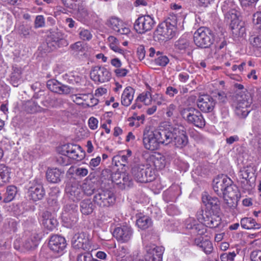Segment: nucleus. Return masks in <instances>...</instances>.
<instances>
[{"instance_id": "1", "label": "nucleus", "mask_w": 261, "mask_h": 261, "mask_svg": "<svg viewBox=\"0 0 261 261\" xmlns=\"http://www.w3.org/2000/svg\"><path fill=\"white\" fill-rule=\"evenodd\" d=\"M221 9L224 13L225 18L231 21L230 27L232 30L244 31L243 23L239 21L240 13L235 9V5L232 1H225L223 3Z\"/></svg>"}, {"instance_id": "2", "label": "nucleus", "mask_w": 261, "mask_h": 261, "mask_svg": "<svg viewBox=\"0 0 261 261\" xmlns=\"http://www.w3.org/2000/svg\"><path fill=\"white\" fill-rule=\"evenodd\" d=\"M180 114L182 118L190 124L199 128H203L205 126V121L201 112L194 107L182 108Z\"/></svg>"}, {"instance_id": "3", "label": "nucleus", "mask_w": 261, "mask_h": 261, "mask_svg": "<svg viewBox=\"0 0 261 261\" xmlns=\"http://www.w3.org/2000/svg\"><path fill=\"white\" fill-rule=\"evenodd\" d=\"M255 172V169L251 166H248L240 170L237 179L244 190L250 191L254 186Z\"/></svg>"}, {"instance_id": "4", "label": "nucleus", "mask_w": 261, "mask_h": 261, "mask_svg": "<svg viewBox=\"0 0 261 261\" xmlns=\"http://www.w3.org/2000/svg\"><path fill=\"white\" fill-rule=\"evenodd\" d=\"M214 40L213 32L206 27L199 28L194 34V41L196 46L201 48L209 47Z\"/></svg>"}, {"instance_id": "5", "label": "nucleus", "mask_w": 261, "mask_h": 261, "mask_svg": "<svg viewBox=\"0 0 261 261\" xmlns=\"http://www.w3.org/2000/svg\"><path fill=\"white\" fill-rule=\"evenodd\" d=\"M46 42L47 46L51 50L66 46L68 44L67 41L64 38V34L58 29H51L49 31Z\"/></svg>"}, {"instance_id": "6", "label": "nucleus", "mask_w": 261, "mask_h": 261, "mask_svg": "<svg viewBox=\"0 0 261 261\" xmlns=\"http://www.w3.org/2000/svg\"><path fill=\"white\" fill-rule=\"evenodd\" d=\"M132 174L137 182L146 183L154 179L151 169L142 164L135 165L132 169Z\"/></svg>"}, {"instance_id": "7", "label": "nucleus", "mask_w": 261, "mask_h": 261, "mask_svg": "<svg viewBox=\"0 0 261 261\" xmlns=\"http://www.w3.org/2000/svg\"><path fill=\"white\" fill-rule=\"evenodd\" d=\"M93 201L100 207H109L114 203L115 196L111 191L100 189L96 191Z\"/></svg>"}, {"instance_id": "8", "label": "nucleus", "mask_w": 261, "mask_h": 261, "mask_svg": "<svg viewBox=\"0 0 261 261\" xmlns=\"http://www.w3.org/2000/svg\"><path fill=\"white\" fill-rule=\"evenodd\" d=\"M155 22L149 15L139 17L135 21L134 29L139 34H144L150 31L154 27Z\"/></svg>"}, {"instance_id": "9", "label": "nucleus", "mask_w": 261, "mask_h": 261, "mask_svg": "<svg viewBox=\"0 0 261 261\" xmlns=\"http://www.w3.org/2000/svg\"><path fill=\"white\" fill-rule=\"evenodd\" d=\"M155 129L150 127H146L143 131V144L144 148L147 150L154 151L159 148V142Z\"/></svg>"}, {"instance_id": "10", "label": "nucleus", "mask_w": 261, "mask_h": 261, "mask_svg": "<svg viewBox=\"0 0 261 261\" xmlns=\"http://www.w3.org/2000/svg\"><path fill=\"white\" fill-rule=\"evenodd\" d=\"M173 28V25L166 22L159 24L154 32V39L160 42L172 38L174 32Z\"/></svg>"}, {"instance_id": "11", "label": "nucleus", "mask_w": 261, "mask_h": 261, "mask_svg": "<svg viewBox=\"0 0 261 261\" xmlns=\"http://www.w3.org/2000/svg\"><path fill=\"white\" fill-rule=\"evenodd\" d=\"M222 197H223L227 206L231 208L237 206L238 201L240 198V195L238 188L231 184L230 185H226L224 194Z\"/></svg>"}, {"instance_id": "12", "label": "nucleus", "mask_w": 261, "mask_h": 261, "mask_svg": "<svg viewBox=\"0 0 261 261\" xmlns=\"http://www.w3.org/2000/svg\"><path fill=\"white\" fill-rule=\"evenodd\" d=\"M90 76L95 83H102L110 81L111 74L105 67L95 66L92 68Z\"/></svg>"}, {"instance_id": "13", "label": "nucleus", "mask_w": 261, "mask_h": 261, "mask_svg": "<svg viewBox=\"0 0 261 261\" xmlns=\"http://www.w3.org/2000/svg\"><path fill=\"white\" fill-rule=\"evenodd\" d=\"M133 233L132 227L128 225L116 227L113 231V236L121 243H126L131 239Z\"/></svg>"}, {"instance_id": "14", "label": "nucleus", "mask_w": 261, "mask_h": 261, "mask_svg": "<svg viewBox=\"0 0 261 261\" xmlns=\"http://www.w3.org/2000/svg\"><path fill=\"white\" fill-rule=\"evenodd\" d=\"M251 102L247 99L246 96H238L237 104L235 109L236 114L240 118H246L251 111Z\"/></svg>"}, {"instance_id": "15", "label": "nucleus", "mask_w": 261, "mask_h": 261, "mask_svg": "<svg viewBox=\"0 0 261 261\" xmlns=\"http://www.w3.org/2000/svg\"><path fill=\"white\" fill-rule=\"evenodd\" d=\"M146 258L148 261H162L164 248L154 244L147 245L145 247Z\"/></svg>"}, {"instance_id": "16", "label": "nucleus", "mask_w": 261, "mask_h": 261, "mask_svg": "<svg viewBox=\"0 0 261 261\" xmlns=\"http://www.w3.org/2000/svg\"><path fill=\"white\" fill-rule=\"evenodd\" d=\"M202 212L200 215H202V219L207 227L210 228L217 227L221 223V218L220 216V212L217 213L210 212V211H205L203 212L201 211L200 213Z\"/></svg>"}, {"instance_id": "17", "label": "nucleus", "mask_w": 261, "mask_h": 261, "mask_svg": "<svg viewBox=\"0 0 261 261\" xmlns=\"http://www.w3.org/2000/svg\"><path fill=\"white\" fill-rule=\"evenodd\" d=\"M196 103L198 108L203 113H211L215 107L216 102L211 96L202 95L199 96Z\"/></svg>"}, {"instance_id": "18", "label": "nucleus", "mask_w": 261, "mask_h": 261, "mask_svg": "<svg viewBox=\"0 0 261 261\" xmlns=\"http://www.w3.org/2000/svg\"><path fill=\"white\" fill-rule=\"evenodd\" d=\"M73 248L76 249L89 250L90 245L87 234L82 232L75 233L71 241Z\"/></svg>"}, {"instance_id": "19", "label": "nucleus", "mask_w": 261, "mask_h": 261, "mask_svg": "<svg viewBox=\"0 0 261 261\" xmlns=\"http://www.w3.org/2000/svg\"><path fill=\"white\" fill-rule=\"evenodd\" d=\"M48 245L53 252L62 254L66 246V242L64 237L54 235L51 237Z\"/></svg>"}, {"instance_id": "20", "label": "nucleus", "mask_w": 261, "mask_h": 261, "mask_svg": "<svg viewBox=\"0 0 261 261\" xmlns=\"http://www.w3.org/2000/svg\"><path fill=\"white\" fill-rule=\"evenodd\" d=\"M173 136L172 142L176 147L181 148L187 144L188 137L186 132L182 128L174 127Z\"/></svg>"}, {"instance_id": "21", "label": "nucleus", "mask_w": 261, "mask_h": 261, "mask_svg": "<svg viewBox=\"0 0 261 261\" xmlns=\"http://www.w3.org/2000/svg\"><path fill=\"white\" fill-rule=\"evenodd\" d=\"M232 180L227 176H222L213 181V189L215 192L220 197L224 194L226 185L232 184Z\"/></svg>"}, {"instance_id": "22", "label": "nucleus", "mask_w": 261, "mask_h": 261, "mask_svg": "<svg viewBox=\"0 0 261 261\" xmlns=\"http://www.w3.org/2000/svg\"><path fill=\"white\" fill-rule=\"evenodd\" d=\"M202 200L206 206L205 211L215 213L220 212V202L218 198L212 197L205 193L202 195Z\"/></svg>"}, {"instance_id": "23", "label": "nucleus", "mask_w": 261, "mask_h": 261, "mask_svg": "<svg viewBox=\"0 0 261 261\" xmlns=\"http://www.w3.org/2000/svg\"><path fill=\"white\" fill-rule=\"evenodd\" d=\"M173 128L174 127L154 129L160 145H167L172 142Z\"/></svg>"}, {"instance_id": "24", "label": "nucleus", "mask_w": 261, "mask_h": 261, "mask_svg": "<svg viewBox=\"0 0 261 261\" xmlns=\"http://www.w3.org/2000/svg\"><path fill=\"white\" fill-rule=\"evenodd\" d=\"M47 87L51 91L60 94H68L71 92V88L55 79H51L47 82Z\"/></svg>"}, {"instance_id": "25", "label": "nucleus", "mask_w": 261, "mask_h": 261, "mask_svg": "<svg viewBox=\"0 0 261 261\" xmlns=\"http://www.w3.org/2000/svg\"><path fill=\"white\" fill-rule=\"evenodd\" d=\"M65 190L69 199L73 201H78L83 198V193L81 187L75 182L69 184Z\"/></svg>"}, {"instance_id": "26", "label": "nucleus", "mask_w": 261, "mask_h": 261, "mask_svg": "<svg viewBox=\"0 0 261 261\" xmlns=\"http://www.w3.org/2000/svg\"><path fill=\"white\" fill-rule=\"evenodd\" d=\"M64 217L71 221V224H74L77 221L78 208L75 203H68L64 206Z\"/></svg>"}, {"instance_id": "27", "label": "nucleus", "mask_w": 261, "mask_h": 261, "mask_svg": "<svg viewBox=\"0 0 261 261\" xmlns=\"http://www.w3.org/2000/svg\"><path fill=\"white\" fill-rule=\"evenodd\" d=\"M45 192L42 184L35 183L28 190V196L34 201L41 200L45 196Z\"/></svg>"}, {"instance_id": "28", "label": "nucleus", "mask_w": 261, "mask_h": 261, "mask_svg": "<svg viewBox=\"0 0 261 261\" xmlns=\"http://www.w3.org/2000/svg\"><path fill=\"white\" fill-rule=\"evenodd\" d=\"M107 25L120 34H127L129 32L128 28L123 25V22L118 18L112 17L108 20Z\"/></svg>"}, {"instance_id": "29", "label": "nucleus", "mask_w": 261, "mask_h": 261, "mask_svg": "<svg viewBox=\"0 0 261 261\" xmlns=\"http://www.w3.org/2000/svg\"><path fill=\"white\" fill-rule=\"evenodd\" d=\"M185 226L187 229H192L193 232L198 236H202L206 231L205 227L201 223H199L193 218L190 217L185 221Z\"/></svg>"}, {"instance_id": "30", "label": "nucleus", "mask_w": 261, "mask_h": 261, "mask_svg": "<svg viewBox=\"0 0 261 261\" xmlns=\"http://www.w3.org/2000/svg\"><path fill=\"white\" fill-rule=\"evenodd\" d=\"M175 47L181 53L190 55L193 49L191 42L185 37H180L175 42Z\"/></svg>"}, {"instance_id": "31", "label": "nucleus", "mask_w": 261, "mask_h": 261, "mask_svg": "<svg viewBox=\"0 0 261 261\" xmlns=\"http://www.w3.org/2000/svg\"><path fill=\"white\" fill-rule=\"evenodd\" d=\"M135 92V89L130 86H127L124 89L121 98V102L123 106L128 107L131 104Z\"/></svg>"}, {"instance_id": "32", "label": "nucleus", "mask_w": 261, "mask_h": 261, "mask_svg": "<svg viewBox=\"0 0 261 261\" xmlns=\"http://www.w3.org/2000/svg\"><path fill=\"white\" fill-rule=\"evenodd\" d=\"M63 172L57 168L48 169L46 173V177L48 181L51 183H58L63 176Z\"/></svg>"}, {"instance_id": "33", "label": "nucleus", "mask_w": 261, "mask_h": 261, "mask_svg": "<svg viewBox=\"0 0 261 261\" xmlns=\"http://www.w3.org/2000/svg\"><path fill=\"white\" fill-rule=\"evenodd\" d=\"M22 70L20 67L13 66L10 75V81L14 87H17L21 83Z\"/></svg>"}, {"instance_id": "34", "label": "nucleus", "mask_w": 261, "mask_h": 261, "mask_svg": "<svg viewBox=\"0 0 261 261\" xmlns=\"http://www.w3.org/2000/svg\"><path fill=\"white\" fill-rule=\"evenodd\" d=\"M42 218V224L45 228L49 230H52L56 228L58 224L57 221L51 217L49 212H44Z\"/></svg>"}, {"instance_id": "35", "label": "nucleus", "mask_w": 261, "mask_h": 261, "mask_svg": "<svg viewBox=\"0 0 261 261\" xmlns=\"http://www.w3.org/2000/svg\"><path fill=\"white\" fill-rule=\"evenodd\" d=\"M41 103L47 108H57L61 105V100L56 98L54 94H48L45 97Z\"/></svg>"}, {"instance_id": "36", "label": "nucleus", "mask_w": 261, "mask_h": 261, "mask_svg": "<svg viewBox=\"0 0 261 261\" xmlns=\"http://www.w3.org/2000/svg\"><path fill=\"white\" fill-rule=\"evenodd\" d=\"M80 211L85 215L92 214L95 208V206L90 199L83 200L80 204Z\"/></svg>"}, {"instance_id": "37", "label": "nucleus", "mask_w": 261, "mask_h": 261, "mask_svg": "<svg viewBox=\"0 0 261 261\" xmlns=\"http://www.w3.org/2000/svg\"><path fill=\"white\" fill-rule=\"evenodd\" d=\"M241 226L246 229H258L261 228V224L257 223L251 217H245L241 220Z\"/></svg>"}, {"instance_id": "38", "label": "nucleus", "mask_w": 261, "mask_h": 261, "mask_svg": "<svg viewBox=\"0 0 261 261\" xmlns=\"http://www.w3.org/2000/svg\"><path fill=\"white\" fill-rule=\"evenodd\" d=\"M68 156L69 159L81 161L83 158V152L79 145L71 144Z\"/></svg>"}, {"instance_id": "39", "label": "nucleus", "mask_w": 261, "mask_h": 261, "mask_svg": "<svg viewBox=\"0 0 261 261\" xmlns=\"http://www.w3.org/2000/svg\"><path fill=\"white\" fill-rule=\"evenodd\" d=\"M136 224L140 228L146 229L151 226L152 221L148 216L144 215L137 219Z\"/></svg>"}, {"instance_id": "40", "label": "nucleus", "mask_w": 261, "mask_h": 261, "mask_svg": "<svg viewBox=\"0 0 261 261\" xmlns=\"http://www.w3.org/2000/svg\"><path fill=\"white\" fill-rule=\"evenodd\" d=\"M132 152L130 150L127 149L126 154H118L113 158V161L116 163L118 162L120 165L125 166L128 163V158L131 156Z\"/></svg>"}, {"instance_id": "41", "label": "nucleus", "mask_w": 261, "mask_h": 261, "mask_svg": "<svg viewBox=\"0 0 261 261\" xmlns=\"http://www.w3.org/2000/svg\"><path fill=\"white\" fill-rule=\"evenodd\" d=\"M65 80H67L70 84H80L82 81V77L79 73L71 72L64 75Z\"/></svg>"}, {"instance_id": "42", "label": "nucleus", "mask_w": 261, "mask_h": 261, "mask_svg": "<svg viewBox=\"0 0 261 261\" xmlns=\"http://www.w3.org/2000/svg\"><path fill=\"white\" fill-rule=\"evenodd\" d=\"M17 193L16 187L9 186L7 188L6 192L3 199L4 203H8L14 199Z\"/></svg>"}, {"instance_id": "43", "label": "nucleus", "mask_w": 261, "mask_h": 261, "mask_svg": "<svg viewBox=\"0 0 261 261\" xmlns=\"http://www.w3.org/2000/svg\"><path fill=\"white\" fill-rule=\"evenodd\" d=\"M10 169L4 164H0V177L6 184L9 182L10 179Z\"/></svg>"}, {"instance_id": "44", "label": "nucleus", "mask_w": 261, "mask_h": 261, "mask_svg": "<svg viewBox=\"0 0 261 261\" xmlns=\"http://www.w3.org/2000/svg\"><path fill=\"white\" fill-rule=\"evenodd\" d=\"M82 190L87 196H91L94 193L95 188L94 183L90 180L86 179L82 186Z\"/></svg>"}, {"instance_id": "45", "label": "nucleus", "mask_w": 261, "mask_h": 261, "mask_svg": "<svg viewBox=\"0 0 261 261\" xmlns=\"http://www.w3.org/2000/svg\"><path fill=\"white\" fill-rule=\"evenodd\" d=\"M42 109L36 102L34 101H28L25 105V111L30 113L41 112Z\"/></svg>"}, {"instance_id": "46", "label": "nucleus", "mask_w": 261, "mask_h": 261, "mask_svg": "<svg viewBox=\"0 0 261 261\" xmlns=\"http://www.w3.org/2000/svg\"><path fill=\"white\" fill-rule=\"evenodd\" d=\"M136 100L143 102L146 105H149L152 101V96L149 91H146L140 94Z\"/></svg>"}, {"instance_id": "47", "label": "nucleus", "mask_w": 261, "mask_h": 261, "mask_svg": "<svg viewBox=\"0 0 261 261\" xmlns=\"http://www.w3.org/2000/svg\"><path fill=\"white\" fill-rule=\"evenodd\" d=\"M16 30L18 34L26 38L30 35L31 27L28 25L21 24L17 27Z\"/></svg>"}, {"instance_id": "48", "label": "nucleus", "mask_w": 261, "mask_h": 261, "mask_svg": "<svg viewBox=\"0 0 261 261\" xmlns=\"http://www.w3.org/2000/svg\"><path fill=\"white\" fill-rule=\"evenodd\" d=\"M199 248L206 254L211 253L213 250V244L208 239L204 240Z\"/></svg>"}, {"instance_id": "49", "label": "nucleus", "mask_w": 261, "mask_h": 261, "mask_svg": "<svg viewBox=\"0 0 261 261\" xmlns=\"http://www.w3.org/2000/svg\"><path fill=\"white\" fill-rule=\"evenodd\" d=\"M79 35L80 39L83 41H89L92 37V35L90 31L85 29H80Z\"/></svg>"}, {"instance_id": "50", "label": "nucleus", "mask_w": 261, "mask_h": 261, "mask_svg": "<svg viewBox=\"0 0 261 261\" xmlns=\"http://www.w3.org/2000/svg\"><path fill=\"white\" fill-rule=\"evenodd\" d=\"M111 40H112L113 41V42H111L110 44V47L111 48V49H112L113 51H114L116 53H118L120 54L124 55L125 51H124V50L120 48L117 45L116 43L118 42V41L116 39V38H115L113 37H112Z\"/></svg>"}, {"instance_id": "51", "label": "nucleus", "mask_w": 261, "mask_h": 261, "mask_svg": "<svg viewBox=\"0 0 261 261\" xmlns=\"http://www.w3.org/2000/svg\"><path fill=\"white\" fill-rule=\"evenodd\" d=\"M169 60L165 55H161L155 59V63L156 65L165 67L169 63Z\"/></svg>"}, {"instance_id": "52", "label": "nucleus", "mask_w": 261, "mask_h": 261, "mask_svg": "<svg viewBox=\"0 0 261 261\" xmlns=\"http://www.w3.org/2000/svg\"><path fill=\"white\" fill-rule=\"evenodd\" d=\"M57 162L63 166H66L70 163L69 158L67 155L59 154L56 157Z\"/></svg>"}, {"instance_id": "53", "label": "nucleus", "mask_w": 261, "mask_h": 261, "mask_svg": "<svg viewBox=\"0 0 261 261\" xmlns=\"http://www.w3.org/2000/svg\"><path fill=\"white\" fill-rule=\"evenodd\" d=\"M154 165L159 169L164 168L166 165V161L164 157L155 158L153 161Z\"/></svg>"}, {"instance_id": "54", "label": "nucleus", "mask_w": 261, "mask_h": 261, "mask_svg": "<svg viewBox=\"0 0 261 261\" xmlns=\"http://www.w3.org/2000/svg\"><path fill=\"white\" fill-rule=\"evenodd\" d=\"M71 144H64L63 145H62L61 146H59V147H58L57 151L59 154L65 155L68 156Z\"/></svg>"}, {"instance_id": "55", "label": "nucleus", "mask_w": 261, "mask_h": 261, "mask_svg": "<svg viewBox=\"0 0 261 261\" xmlns=\"http://www.w3.org/2000/svg\"><path fill=\"white\" fill-rule=\"evenodd\" d=\"M152 100L158 106L164 105L166 102V99L161 94H155L152 96Z\"/></svg>"}, {"instance_id": "56", "label": "nucleus", "mask_w": 261, "mask_h": 261, "mask_svg": "<svg viewBox=\"0 0 261 261\" xmlns=\"http://www.w3.org/2000/svg\"><path fill=\"white\" fill-rule=\"evenodd\" d=\"M121 184L127 187H130L133 185L132 179L125 172H122Z\"/></svg>"}, {"instance_id": "57", "label": "nucleus", "mask_w": 261, "mask_h": 261, "mask_svg": "<svg viewBox=\"0 0 261 261\" xmlns=\"http://www.w3.org/2000/svg\"><path fill=\"white\" fill-rule=\"evenodd\" d=\"M227 45V41L224 37H221L216 41V48L217 50H221L226 47Z\"/></svg>"}, {"instance_id": "58", "label": "nucleus", "mask_w": 261, "mask_h": 261, "mask_svg": "<svg viewBox=\"0 0 261 261\" xmlns=\"http://www.w3.org/2000/svg\"><path fill=\"white\" fill-rule=\"evenodd\" d=\"M77 261H93V256L90 253H82L77 256Z\"/></svg>"}, {"instance_id": "59", "label": "nucleus", "mask_w": 261, "mask_h": 261, "mask_svg": "<svg viewBox=\"0 0 261 261\" xmlns=\"http://www.w3.org/2000/svg\"><path fill=\"white\" fill-rule=\"evenodd\" d=\"M35 27L36 28H42L45 25V19L43 15H38L35 20Z\"/></svg>"}, {"instance_id": "60", "label": "nucleus", "mask_w": 261, "mask_h": 261, "mask_svg": "<svg viewBox=\"0 0 261 261\" xmlns=\"http://www.w3.org/2000/svg\"><path fill=\"white\" fill-rule=\"evenodd\" d=\"M249 41L254 47L261 48V36H251Z\"/></svg>"}, {"instance_id": "61", "label": "nucleus", "mask_w": 261, "mask_h": 261, "mask_svg": "<svg viewBox=\"0 0 261 261\" xmlns=\"http://www.w3.org/2000/svg\"><path fill=\"white\" fill-rule=\"evenodd\" d=\"M128 70L125 68H121L120 67L114 70L117 77H122L125 76L128 72Z\"/></svg>"}, {"instance_id": "62", "label": "nucleus", "mask_w": 261, "mask_h": 261, "mask_svg": "<svg viewBox=\"0 0 261 261\" xmlns=\"http://www.w3.org/2000/svg\"><path fill=\"white\" fill-rule=\"evenodd\" d=\"M250 258L252 261H261V250L252 251L250 254Z\"/></svg>"}, {"instance_id": "63", "label": "nucleus", "mask_w": 261, "mask_h": 261, "mask_svg": "<svg viewBox=\"0 0 261 261\" xmlns=\"http://www.w3.org/2000/svg\"><path fill=\"white\" fill-rule=\"evenodd\" d=\"M88 173V170L84 168H77L75 171V175L79 177H83Z\"/></svg>"}, {"instance_id": "64", "label": "nucleus", "mask_w": 261, "mask_h": 261, "mask_svg": "<svg viewBox=\"0 0 261 261\" xmlns=\"http://www.w3.org/2000/svg\"><path fill=\"white\" fill-rule=\"evenodd\" d=\"M122 172H115L112 175V180L117 184H121L122 183Z\"/></svg>"}]
</instances>
